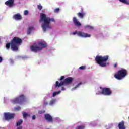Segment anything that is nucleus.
<instances>
[{
	"instance_id": "obj_1",
	"label": "nucleus",
	"mask_w": 129,
	"mask_h": 129,
	"mask_svg": "<svg viewBox=\"0 0 129 129\" xmlns=\"http://www.w3.org/2000/svg\"><path fill=\"white\" fill-rule=\"evenodd\" d=\"M42 22H44V23L41 25L43 31L44 32H46L47 30L52 29L51 25H50V23H51V22H53L55 23V21L53 18L47 17V16H46V14L41 13L39 23Z\"/></svg>"
},
{
	"instance_id": "obj_2",
	"label": "nucleus",
	"mask_w": 129,
	"mask_h": 129,
	"mask_svg": "<svg viewBox=\"0 0 129 129\" xmlns=\"http://www.w3.org/2000/svg\"><path fill=\"white\" fill-rule=\"evenodd\" d=\"M23 43L22 39L18 37H14L10 41V43L7 42L6 44L7 50L10 49V47L12 51H18L19 50L18 46Z\"/></svg>"
},
{
	"instance_id": "obj_3",
	"label": "nucleus",
	"mask_w": 129,
	"mask_h": 129,
	"mask_svg": "<svg viewBox=\"0 0 129 129\" xmlns=\"http://www.w3.org/2000/svg\"><path fill=\"white\" fill-rule=\"evenodd\" d=\"M109 56L108 55L106 56H101V55H97L95 57V61L97 64H98L99 66L101 67H106L107 65V60Z\"/></svg>"
},
{
	"instance_id": "obj_4",
	"label": "nucleus",
	"mask_w": 129,
	"mask_h": 129,
	"mask_svg": "<svg viewBox=\"0 0 129 129\" xmlns=\"http://www.w3.org/2000/svg\"><path fill=\"white\" fill-rule=\"evenodd\" d=\"M127 75V70L126 69H121L117 71V73L114 75V77L118 80H121L125 78Z\"/></svg>"
},
{
	"instance_id": "obj_5",
	"label": "nucleus",
	"mask_w": 129,
	"mask_h": 129,
	"mask_svg": "<svg viewBox=\"0 0 129 129\" xmlns=\"http://www.w3.org/2000/svg\"><path fill=\"white\" fill-rule=\"evenodd\" d=\"M73 82V78L68 77L66 78L63 81H61L59 83V81H57L55 83V88L60 87L62 85H68L71 84V83Z\"/></svg>"
},
{
	"instance_id": "obj_6",
	"label": "nucleus",
	"mask_w": 129,
	"mask_h": 129,
	"mask_svg": "<svg viewBox=\"0 0 129 129\" xmlns=\"http://www.w3.org/2000/svg\"><path fill=\"white\" fill-rule=\"evenodd\" d=\"M26 100V97L24 95H21L18 98H16L12 100V103L13 104H16V103H19L20 104L23 103L24 101Z\"/></svg>"
},
{
	"instance_id": "obj_7",
	"label": "nucleus",
	"mask_w": 129,
	"mask_h": 129,
	"mask_svg": "<svg viewBox=\"0 0 129 129\" xmlns=\"http://www.w3.org/2000/svg\"><path fill=\"white\" fill-rule=\"evenodd\" d=\"M100 89H101L102 91L100 92L101 94H104V95H111L112 92L111 89L109 88H102L100 87Z\"/></svg>"
},
{
	"instance_id": "obj_8",
	"label": "nucleus",
	"mask_w": 129,
	"mask_h": 129,
	"mask_svg": "<svg viewBox=\"0 0 129 129\" xmlns=\"http://www.w3.org/2000/svg\"><path fill=\"white\" fill-rule=\"evenodd\" d=\"M76 34H77V36L79 37H82V38H90V37H91V35L81 31L77 32V31H76L73 32V35H76Z\"/></svg>"
},
{
	"instance_id": "obj_9",
	"label": "nucleus",
	"mask_w": 129,
	"mask_h": 129,
	"mask_svg": "<svg viewBox=\"0 0 129 129\" xmlns=\"http://www.w3.org/2000/svg\"><path fill=\"white\" fill-rule=\"evenodd\" d=\"M15 114L11 113H5L4 116L6 120H11L15 118Z\"/></svg>"
},
{
	"instance_id": "obj_10",
	"label": "nucleus",
	"mask_w": 129,
	"mask_h": 129,
	"mask_svg": "<svg viewBox=\"0 0 129 129\" xmlns=\"http://www.w3.org/2000/svg\"><path fill=\"white\" fill-rule=\"evenodd\" d=\"M30 49L31 51H32V52L37 53V52H38V51H41V50H42V48L39 46H38V45L34 44L33 45L30 46Z\"/></svg>"
},
{
	"instance_id": "obj_11",
	"label": "nucleus",
	"mask_w": 129,
	"mask_h": 129,
	"mask_svg": "<svg viewBox=\"0 0 129 129\" xmlns=\"http://www.w3.org/2000/svg\"><path fill=\"white\" fill-rule=\"evenodd\" d=\"M44 118L48 122H53V117L49 114H44Z\"/></svg>"
},
{
	"instance_id": "obj_12",
	"label": "nucleus",
	"mask_w": 129,
	"mask_h": 129,
	"mask_svg": "<svg viewBox=\"0 0 129 129\" xmlns=\"http://www.w3.org/2000/svg\"><path fill=\"white\" fill-rule=\"evenodd\" d=\"M5 5L8 6L10 8L15 6V0H8L5 3Z\"/></svg>"
},
{
	"instance_id": "obj_13",
	"label": "nucleus",
	"mask_w": 129,
	"mask_h": 129,
	"mask_svg": "<svg viewBox=\"0 0 129 129\" xmlns=\"http://www.w3.org/2000/svg\"><path fill=\"white\" fill-rule=\"evenodd\" d=\"M73 23L76 26V27H80L81 26V23L79 21H78V19L75 17H74L73 18Z\"/></svg>"
},
{
	"instance_id": "obj_14",
	"label": "nucleus",
	"mask_w": 129,
	"mask_h": 129,
	"mask_svg": "<svg viewBox=\"0 0 129 129\" xmlns=\"http://www.w3.org/2000/svg\"><path fill=\"white\" fill-rule=\"evenodd\" d=\"M77 16L79 17V18H80L81 19H83V18H84V16H85V13H84V11H83V8L81 9V12L78 13Z\"/></svg>"
},
{
	"instance_id": "obj_15",
	"label": "nucleus",
	"mask_w": 129,
	"mask_h": 129,
	"mask_svg": "<svg viewBox=\"0 0 129 129\" xmlns=\"http://www.w3.org/2000/svg\"><path fill=\"white\" fill-rule=\"evenodd\" d=\"M38 45L39 47L41 48V50L43 49V48H46V47H47V43H46V42L44 41H40Z\"/></svg>"
},
{
	"instance_id": "obj_16",
	"label": "nucleus",
	"mask_w": 129,
	"mask_h": 129,
	"mask_svg": "<svg viewBox=\"0 0 129 129\" xmlns=\"http://www.w3.org/2000/svg\"><path fill=\"white\" fill-rule=\"evenodd\" d=\"M13 19H15L16 21H20V20H22V17L20 13H17L14 15Z\"/></svg>"
},
{
	"instance_id": "obj_17",
	"label": "nucleus",
	"mask_w": 129,
	"mask_h": 129,
	"mask_svg": "<svg viewBox=\"0 0 129 129\" xmlns=\"http://www.w3.org/2000/svg\"><path fill=\"white\" fill-rule=\"evenodd\" d=\"M119 129H125V126H124V121H122L119 123L118 125Z\"/></svg>"
},
{
	"instance_id": "obj_18",
	"label": "nucleus",
	"mask_w": 129,
	"mask_h": 129,
	"mask_svg": "<svg viewBox=\"0 0 129 129\" xmlns=\"http://www.w3.org/2000/svg\"><path fill=\"white\" fill-rule=\"evenodd\" d=\"M34 30V27L30 26L28 28V31H27V35H30L31 34V32L32 31Z\"/></svg>"
},
{
	"instance_id": "obj_19",
	"label": "nucleus",
	"mask_w": 129,
	"mask_h": 129,
	"mask_svg": "<svg viewBox=\"0 0 129 129\" xmlns=\"http://www.w3.org/2000/svg\"><path fill=\"white\" fill-rule=\"evenodd\" d=\"M22 114H23V118H25V119L27 118L28 116H30V114H28V113L25 112H23Z\"/></svg>"
},
{
	"instance_id": "obj_20",
	"label": "nucleus",
	"mask_w": 129,
	"mask_h": 129,
	"mask_svg": "<svg viewBox=\"0 0 129 129\" xmlns=\"http://www.w3.org/2000/svg\"><path fill=\"white\" fill-rule=\"evenodd\" d=\"M55 102H56V99H52L51 100H50L49 102V105H53V104H55Z\"/></svg>"
},
{
	"instance_id": "obj_21",
	"label": "nucleus",
	"mask_w": 129,
	"mask_h": 129,
	"mask_svg": "<svg viewBox=\"0 0 129 129\" xmlns=\"http://www.w3.org/2000/svg\"><path fill=\"white\" fill-rule=\"evenodd\" d=\"M61 93V91H58L57 92H54L53 93L52 96L53 97H55V96H56V95H57V94H59Z\"/></svg>"
},
{
	"instance_id": "obj_22",
	"label": "nucleus",
	"mask_w": 129,
	"mask_h": 129,
	"mask_svg": "<svg viewBox=\"0 0 129 129\" xmlns=\"http://www.w3.org/2000/svg\"><path fill=\"white\" fill-rule=\"evenodd\" d=\"M23 123V120H20L16 123V126H19Z\"/></svg>"
},
{
	"instance_id": "obj_23",
	"label": "nucleus",
	"mask_w": 129,
	"mask_h": 129,
	"mask_svg": "<svg viewBox=\"0 0 129 129\" xmlns=\"http://www.w3.org/2000/svg\"><path fill=\"white\" fill-rule=\"evenodd\" d=\"M121 3H123V4H125L126 5H129V2L126 0H119Z\"/></svg>"
},
{
	"instance_id": "obj_24",
	"label": "nucleus",
	"mask_w": 129,
	"mask_h": 129,
	"mask_svg": "<svg viewBox=\"0 0 129 129\" xmlns=\"http://www.w3.org/2000/svg\"><path fill=\"white\" fill-rule=\"evenodd\" d=\"M85 28H86L87 29H90V30H93V27L91 26L90 25H86L85 26Z\"/></svg>"
},
{
	"instance_id": "obj_25",
	"label": "nucleus",
	"mask_w": 129,
	"mask_h": 129,
	"mask_svg": "<svg viewBox=\"0 0 129 129\" xmlns=\"http://www.w3.org/2000/svg\"><path fill=\"white\" fill-rule=\"evenodd\" d=\"M37 8L38 9V10L41 11V10H42V9H43V6L42 5H41V4H39V5L37 6Z\"/></svg>"
},
{
	"instance_id": "obj_26",
	"label": "nucleus",
	"mask_w": 129,
	"mask_h": 129,
	"mask_svg": "<svg viewBox=\"0 0 129 129\" xmlns=\"http://www.w3.org/2000/svg\"><path fill=\"white\" fill-rule=\"evenodd\" d=\"M45 112V110H40L38 111L39 114H44Z\"/></svg>"
},
{
	"instance_id": "obj_27",
	"label": "nucleus",
	"mask_w": 129,
	"mask_h": 129,
	"mask_svg": "<svg viewBox=\"0 0 129 129\" xmlns=\"http://www.w3.org/2000/svg\"><path fill=\"white\" fill-rule=\"evenodd\" d=\"M59 11H60V9L59 8H56L54 10V13H59Z\"/></svg>"
},
{
	"instance_id": "obj_28",
	"label": "nucleus",
	"mask_w": 129,
	"mask_h": 129,
	"mask_svg": "<svg viewBox=\"0 0 129 129\" xmlns=\"http://www.w3.org/2000/svg\"><path fill=\"white\" fill-rule=\"evenodd\" d=\"M28 14H29V11H28V10H25V11H24V15L25 16H27V15H28Z\"/></svg>"
},
{
	"instance_id": "obj_29",
	"label": "nucleus",
	"mask_w": 129,
	"mask_h": 129,
	"mask_svg": "<svg viewBox=\"0 0 129 129\" xmlns=\"http://www.w3.org/2000/svg\"><path fill=\"white\" fill-rule=\"evenodd\" d=\"M79 69H81L82 70H84L86 69V67L85 66H81L79 67Z\"/></svg>"
},
{
	"instance_id": "obj_30",
	"label": "nucleus",
	"mask_w": 129,
	"mask_h": 129,
	"mask_svg": "<svg viewBox=\"0 0 129 129\" xmlns=\"http://www.w3.org/2000/svg\"><path fill=\"white\" fill-rule=\"evenodd\" d=\"M49 104V103H48L47 101H44V103H43V106H47V105H48Z\"/></svg>"
},
{
	"instance_id": "obj_31",
	"label": "nucleus",
	"mask_w": 129,
	"mask_h": 129,
	"mask_svg": "<svg viewBox=\"0 0 129 129\" xmlns=\"http://www.w3.org/2000/svg\"><path fill=\"white\" fill-rule=\"evenodd\" d=\"M15 110H17V111H19V110H21V107L18 106L17 107H15Z\"/></svg>"
},
{
	"instance_id": "obj_32",
	"label": "nucleus",
	"mask_w": 129,
	"mask_h": 129,
	"mask_svg": "<svg viewBox=\"0 0 129 129\" xmlns=\"http://www.w3.org/2000/svg\"><path fill=\"white\" fill-rule=\"evenodd\" d=\"M65 77L64 76H61L60 78V79L59 80V81H62V80H63V79H64Z\"/></svg>"
},
{
	"instance_id": "obj_33",
	"label": "nucleus",
	"mask_w": 129,
	"mask_h": 129,
	"mask_svg": "<svg viewBox=\"0 0 129 129\" xmlns=\"http://www.w3.org/2000/svg\"><path fill=\"white\" fill-rule=\"evenodd\" d=\"M32 119L35 120L36 119V115H34L32 116Z\"/></svg>"
},
{
	"instance_id": "obj_34",
	"label": "nucleus",
	"mask_w": 129,
	"mask_h": 129,
	"mask_svg": "<svg viewBox=\"0 0 129 129\" xmlns=\"http://www.w3.org/2000/svg\"><path fill=\"white\" fill-rule=\"evenodd\" d=\"M114 68H116V67H117V63H116L114 64Z\"/></svg>"
},
{
	"instance_id": "obj_35",
	"label": "nucleus",
	"mask_w": 129,
	"mask_h": 129,
	"mask_svg": "<svg viewBox=\"0 0 129 129\" xmlns=\"http://www.w3.org/2000/svg\"><path fill=\"white\" fill-rule=\"evenodd\" d=\"M2 61H3V57H0V63H2Z\"/></svg>"
},
{
	"instance_id": "obj_36",
	"label": "nucleus",
	"mask_w": 129,
	"mask_h": 129,
	"mask_svg": "<svg viewBox=\"0 0 129 129\" xmlns=\"http://www.w3.org/2000/svg\"><path fill=\"white\" fill-rule=\"evenodd\" d=\"M81 84H82V83H80L76 87V88H77V87H78V86H79V85H81Z\"/></svg>"
},
{
	"instance_id": "obj_37",
	"label": "nucleus",
	"mask_w": 129,
	"mask_h": 129,
	"mask_svg": "<svg viewBox=\"0 0 129 129\" xmlns=\"http://www.w3.org/2000/svg\"><path fill=\"white\" fill-rule=\"evenodd\" d=\"M66 90V89H65V88L64 87H62L61 88V90Z\"/></svg>"
},
{
	"instance_id": "obj_38",
	"label": "nucleus",
	"mask_w": 129,
	"mask_h": 129,
	"mask_svg": "<svg viewBox=\"0 0 129 129\" xmlns=\"http://www.w3.org/2000/svg\"><path fill=\"white\" fill-rule=\"evenodd\" d=\"M22 126H19L17 128V129H22Z\"/></svg>"
}]
</instances>
